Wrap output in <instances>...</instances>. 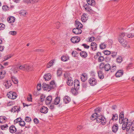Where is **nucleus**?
Instances as JSON below:
<instances>
[{"instance_id": "f257e3e1", "label": "nucleus", "mask_w": 134, "mask_h": 134, "mask_svg": "<svg viewBox=\"0 0 134 134\" xmlns=\"http://www.w3.org/2000/svg\"><path fill=\"white\" fill-rule=\"evenodd\" d=\"M126 35L125 33L122 32L120 33L119 35L118 40L120 43L124 47H126L127 46V42L124 39Z\"/></svg>"}, {"instance_id": "f03ea898", "label": "nucleus", "mask_w": 134, "mask_h": 134, "mask_svg": "<svg viewBox=\"0 0 134 134\" xmlns=\"http://www.w3.org/2000/svg\"><path fill=\"white\" fill-rule=\"evenodd\" d=\"M42 87L44 90H46L49 91L52 89L54 88L56 85L54 81H51L49 85L45 83L42 84Z\"/></svg>"}, {"instance_id": "7ed1b4c3", "label": "nucleus", "mask_w": 134, "mask_h": 134, "mask_svg": "<svg viewBox=\"0 0 134 134\" xmlns=\"http://www.w3.org/2000/svg\"><path fill=\"white\" fill-rule=\"evenodd\" d=\"M98 116L97 119V123L101 122L102 125L106 124V119L103 116L99 114H98Z\"/></svg>"}, {"instance_id": "20e7f679", "label": "nucleus", "mask_w": 134, "mask_h": 134, "mask_svg": "<svg viewBox=\"0 0 134 134\" xmlns=\"http://www.w3.org/2000/svg\"><path fill=\"white\" fill-rule=\"evenodd\" d=\"M7 97L11 99H14L17 97V96L16 93L12 91L9 92L7 94Z\"/></svg>"}, {"instance_id": "39448f33", "label": "nucleus", "mask_w": 134, "mask_h": 134, "mask_svg": "<svg viewBox=\"0 0 134 134\" xmlns=\"http://www.w3.org/2000/svg\"><path fill=\"white\" fill-rule=\"evenodd\" d=\"M88 82L91 86H93L97 83V81L94 78L91 77L90 79Z\"/></svg>"}, {"instance_id": "423d86ee", "label": "nucleus", "mask_w": 134, "mask_h": 134, "mask_svg": "<svg viewBox=\"0 0 134 134\" xmlns=\"http://www.w3.org/2000/svg\"><path fill=\"white\" fill-rule=\"evenodd\" d=\"M72 32L74 34L76 35L80 34L82 32V31L80 28H74L72 30Z\"/></svg>"}, {"instance_id": "0eeeda50", "label": "nucleus", "mask_w": 134, "mask_h": 134, "mask_svg": "<svg viewBox=\"0 0 134 134\" xmlns=\"http://www.w3.org/2000/svg\"><path fill=\"white\" fill-rule=\"evenodd\" d=\"M3 85H4L6 88H8L12 85L11 82L10 81L5 80L4 81Z\"/></svg>"}, {"instance_id": "6e6552de", "label": "nucleus", "mask_w": 134, "mask_h": 134, "mask_svg": "<svg viewBox=\"0 0 134 134\" xmlns=\"http://www.w3.org/2000/svg\"><path fill=\"white\" fill-rule=\"evenodd\" d=\"M80 40V38L79 37H74L71 39V42L74 43H77Z\"/></svg>"}, {"instance_id": "1a4fd4ad", "label": "nucleus", "mask_w": 134, "mask_h": 134, "mask_svg": "<svg viewBox=\"0 0 134 134\" xmlns=\"http://www.w3.org/2000/svg\"><path fill=\"white\" fill-rule=\"evenodd\" d=\"M74 84L75 88H76L77 89H79L80 88V82L78 80H75Z\"/></svg>"}, {"instance_id": "9d476101", "label": "nucleus", "mask_w": 134, "mask_h": 134, "mask_svg": "<svg viewBox=\"0 0 134 134\" xmlns=\"http://www.w3.org/2000/svg\"><path fill=\"white\" fill-rule=\"evenodd\" d=\"M48 110V109L47 107L43 106L40 108V111L42 113L46 114L47 113Z\"/></svg>"}, {"instance_id": "9b49d317", "label": "nucleus", "mask_w": 134, "mask_h": 134, "mask_svg": "<svg viewBox=\"0 0 134 134\" xmlns=\"http://www.w3.org/2000/svg\"><path fill=\"white\" fill-rule=\"evenodd\" d=\"M123 71L122 70H119L116 73L115 76L116 77H120L123 75Z\"/></svg>"}, {"instance_id": "f8f14e48", "label": "nucleus", "mask_w": 134, "mask_h": 134, "mask_svg": "<svg viewBox=\"0 0 134 134\" xmlns=\"http://www.w3.org/2000/svg\"><path fill=\"white\" fill-rule=\"evenodd\" d=\"M9 131L10 133H13L16 132V129L15 126L12 125L9 127Z\"/></svg>"}, {"instance_id": "ddd939ff", "label": "nucleus", "mask_w": 134, "mask_h": 134, "mask_svg": "<svg viewBox=\"0 0 134 134\" xmlns=\"http://www.w3.org/2000/svg\"><path fill=\"white\" fill-rule=\"evenodd\" d=\"M75 25L76 27V28H82L83 25L80 22L77 20H76L75 22Z\"/></svg>"}, {"instance_id": "4468645a", "label": "nucleus", "mask_w": 134, "mask_h": 134, "mask_svg": "<svg viewBox=\"0 0 134 134\" xmlns=\"http://www.w3.org/2000/svg\"><path fill=\"white\" fill-rule=\"evenodd\" d=\"M20 108L17 106H15L13 108H12L11 109L12 112L14 113L16 111L18 113L20 110Z\"/></svg>"}, {"instance_id": "2eb2a0df", "label": "nucleus", "mask_w": 134, "mask_h": 134, "mask_svg": "<svg viewBox=\"0 0 134 134\" xmlns=\"http://www.w3.org/2000/svg\"><path fill=\"white\" fill-rule=\"evenodd\" d=\"M69 78L68 79H67L66 83L68 85L71 86L73 85V80H72L71 77H69Z\"/></svg>"}, {"instance_id": "dca6fc26", "label": "nucleus", "mask_w": 134, "mask_h": 134, "mask_svg": "<svg viewBox=\"0 0 134 134\" xmlns=\"http://www.w3.org/2000/svg\"><path fill=\"white\" fill-rule=\"evenodd\" d=\"M91 47L93 50L95 51L97 49V45L95 42H92L91 43Z\"/></svg>"}, {"instance_id": "f3484780", "label": "nucleus", "mask_w": 134, "mask_h": 134, "mask_svg": "<svg viewBox=\"0 0 134 134\" xmlns=\"http://www.w3.org/2000/svg\"><path fill=\"white\" fill-rule=\"evenodd\" d=\"M52 100V97L51 96H48L46 100V103L47 104H49L51 102Z\"/></svg>"}, {"instance_id": "a211bd4d", "label": "nucleus", "mask_w": 134, "mask_h": 134, "mask_svg": "<svg viewBox=\"0 0 134 134\" xmlns=\"http://www.w3.org/2000/svg\"><path fill=\"white\" fill-rule=\"evenodd\" d=\"M88 18L87 15L85 14H83L81 17V20L82 22H85L88 19Z\"/></svg>"}, {"instance_id": "6ab92c4d", "label": "nucleus", "mask_w": 134, "mask_h": 134, "mask_svg": "<svg viewBox=\"0 0 134 134\" xmlns=\"http://www.w3.org/2000/svg\"><path fill=\"white\" fill-rule=\"evenodd\" d=\"M63 100L64 103L65 104H67L70 101L71 99L69 97L65 96L63 98Z\"/></svg>"}, {"instance_id": "aec40b11", "label": "nucleus", "mask_w": 134, "mask_h": 134, "mask_svg": "<svg viewBox=\"0 0 134 134\" xmlns=\"http://www.w3.org/2000/svg\"><path fill=\"white\" fill-rule=\"evenodd\" d=\"M33 66L32 65H29L25 64V71H31L33 70Z\"/></svg>"}, {"instance_id": "412c9836", "label": "nucleus", "mask_w": 134, "mask_h": 134, "mask_svg": "<svg viewBox=\"0 0 134 134\" xmlns=\"http://www.w3.org/2000/svg\"><path fill=\"white\" fill-rule=\"evenodd\" d=\"M84 7L85 8V10L88 12H91L92 11V9L90 6V5H87V4H85L84 6Z\"/></svg>"}, {"instance_id": "4be33fe9", "label": "nucleus", "mask_w": 134, "mask_h": 134, "mask_svg": "<svg viewBox=\"0 0 134 134\" xmlns=\"http://www.w3.org/2000/svg\"><path fill=\"white\" fill-rule=\"evenodd\" d=\"M111 66L109 63H107L105 64L104 66V69L105 71H108L110 70Z\"/></svg>"}, {"instance_id": "5701e85b", "label": "nucleus", "mask_w": 134, "mask_h": 134, "mask_svg": "<svg viewBox=\"0 0 134 134\" xmlns=\"http://www.w3.org/2000/svg\"><path fill=\"white\" fill-rule=\"evenodd\" d=\"M98 113H95L93 114L91 116L90 118L91 120L92 121L96 119L97 120V118L98 116Z\"/></svg>"}, {"instance_id": "b1692460", "label": "nucleus", "mask_w": 134, "mask_h": 134, "mask_svg": "<svg viewBox=\"0 0 134 134\" xmlns=\"http://www.w3.org/2000/svg\"><path fill=\"white\" fill-rule=\"evenodd\" d=\"M88 4L90 5L94 6L95 5V2L94 0H87Z\"/></svg>"}, {"instance_id": "393cba45", "label": "nucleus", "mask_w": 134, "mask_h": 134, "mask_svg": "<svg viewBox=\"0 0 134 134\" xmlns=\"http://www.w3.org/2000/svg\"><path fill=\"white\" fill-rule=\"evenodd\" d=\"M118 125L117 124H114L112 127V130L114 132H116L118 130Z\"/></svg>"}, {"instance_id": "a878e982", "label": "nucleus", "mask_w": 134, "mask_h": 134, "mask_svg": "<svg viewBox=\"0 0 134 134\" xmlns=\"http://www.w3.org/2000/svg\"><path fill=\"white\" fill-rule=\"evenodd\" d=\"M43 77L46 81H48L51 79V76L50 74L48 73L44 75Z\"/></svg>"}, {"instance_id": "bb28decb", "label": "nucleus", "mask_w": 134, "mask_h": 134, "mask_svg": "<svg viewBox=\"0 0 134 134\" xmlns=\"http://www.w3.org/2000/svg\"><path fill=\"white\" fill-rule=\"evenodd\" d=\"M15 18L13 16H10L8 18L7 20L9 23H11L15 21Z\"/></svg>"}, {"instance_id": "cd10ccee", "label": "nucleus", "mask_w": 134, "mask_h": 134, "mask_svg": "<svg viewBox=\"0 0 134 134\" xmlns=\"http://www.w3.org/2000/svg\"><path fill=\"white\" fill-rule=\"evenodd\" d=\"M79 89H77L76 88H72L71 90V92L74 95H76L78 93L77 91Z\"/></svg>"}, {"instance_id": "c85d7f7f", "label": "nucleus", "mask_w": 134, "mask_h": 134, "mask_svg": "<svg viewBox=\"0 0 134 134\" xmlns=\"http://www.w3.org/2000/svg\"><path fill=\"white\" fill-rule=\"evenodd\" d=\"M98 77L101 79H103L104 77V75L103 72L100 70L98 72Z\"/></svg>"}, {"instance_id": "c756f323", "label": "nucleus", "mask_w": 134, "mask_h": 134, "mask_svg": "<svg viewBox=\"0 0 134 134\" xmlns=\"http://www.w3.org/2000/svg\"><path fill=\"white\" fill-rule=\"evenodd\" d=\"M80 54L81 57L84 58L86 57L87 55V53L84 51L81 52Z\"/></svg>"}, {"instance_id": "7c9ffc66", "label": "nucleus", "mask_w": 134, "mask_h": 134, "mask_svg": "<svg viewBox=\"0 0 134 134\" xmlns=\"http://www.w3.org/2000/svg\"><path fill=\"white\" fill-rule=\"evenodd\" d=\"M60 97L57 96L55 98L54 100V104L55 105H57L60 102Z\"/></svg>"}, {"instance_id": "2f4dec72", "label": "nucleus", "mask_w": 134, "mask_h": 134, "mask_svg": "<svg viewBox=\"0 0 134 134\" xmlns=\"http://www.w3.org/2000/svg\"><path fill=\"white\" fill-rule=\"evenodd\" d=\"M69 58V57L67 55L63 56L61 57V60L64 62L68 60Z\"/></svg>"}, {"instance_id": "473e14b6", "label": "nucleus", "mask_w": 134, "mask_h": 134, "mask_svg": "<svg viewBox=\"0 0 134 134\" xmlns=\"http://www.w3.org/2000/svg\"><path fill=\"white\" fill-rule=\"evenodd\" d=\"M6 117L4 116H0V123H3L5 122Z\"/></svg>"}, {"instance_id": "72a5a7b5", "label": "nucleus", "mask_w": 134, "mask_h": 134, "mask_svg": "<svg viewBox=\"0 0 134 134\" xmlns=\"http://www.w3.org/2000/svg\"><path fill=\"white\" fill-rule=\"evenodd\" d=\"M11 79L13 83L15 84L18 83V81L17 79L15 78L14 76H12L11 77Z\"/></svg>"}, {"instance_id": "f704fd0d", "label": "nucleus", "mask_w": 134, "mask_h": 134, "mask_svg": "<svg viewBox=\"0 0 134 134\" xmlns=\"http://www.w3.org/2000/svg\"><path fill=\"white\" fill-rule=\"evenodd\" d=\"M54 61L53 60H51L47 64V68H49L51 67L53 65Z\"/></svg>"}, {"instance_id": "c9c22d12", "label": "nucleus", "mask_w": 134, "mask_h": 134, "mask_svg": "<svg viewBox=\"0 0 134 134\" xmlns=\"http://www.w3.org/2000/svg\"><path fill=\"white\" fill-rule=\"evenodd\" d=\"M100 48L102 49H103L105 48L106 47V44L105 42L102 43L100 44Z\"/></svg>"}, {"instance_id": "e433bc0d", "label": "nucleus", "mask_w": 134, "mask_h": 134, "mask_svg": "<svg viewBox=\"0 0 134 134\" xmlns=\"http://www.w3.org/2000/svg\"><path fill=\"white\" fill-rule=\"evenodd\" d=\"M2 9L5 11H7L9 10V7L6 5H3L2 7Z\"/></svg>"}, {"instance_id": "4c0bfd02", "label": "nucleus", "mask_w": 134, "mask_h": 134, "mask_svg": "<svg viewBox=\"0 0 134 134\" xmlns=\"http://www.w3.org/2000/svg\"><path fill=\"white\" fill-rule=\"evenodd\" d=\"M113 116L112 117L111 120H117L118 119V115L115 114L113 115Z\"/></svg>"}, {"instance_id": "58836bf2", "label": "nucleus", "mask_w": 134, "mask_h": 134, "mask_svg": "<svg viewBox=\"0 0 134 134\" xmlns=\"http://www.w3.org/2000/svg\"><path fill=\"white\" fill-rule=\"evenodd\" d=\"M81 80L83 82L85 81L87 79V76L82 74L81 78Z\"/></svg>"}, {"instance_id": "ea45409f", "label": "nucleus", "mask_w": 134, "mask_h": 134, "mask_svg": "<svg viewBox=\"0 0 134 134\" xmlns=\"http://www.w3.org/2000/svg\"><path fill=\"white\" fill-rule=\"evenodd\" d=\"M57 74L58 76H60L62 73V68L59 69L57 70Z\"/></svg>"}, {"instance_id": "a19ab883", "label": "nucleus", "mask_w": 134, "mask_h": 134, "mask_svg": "<svg viewBox=\"0 0 134 134\" xmlns=\"http://www.w3.org/2000/svg\"><path fill=\"white\" fill-rule=\"evenodd\" d=\"M116 69V67L115 66L112 65L111 66V69H110V70L112 72H115Z\"/></svg>"}, {"instance_id": "79ce46f5", "label": "nucleus", "mask_w": 134, "mask_h": 134, "mask_svg": "<svg viewBox=\"0 0 134 134\" xmlns=\"http://www.w3.org/2000/svg\"><path fill=\"white\" fill-rule=\"evenodd\" d=\"M105 64L104 63H101L99 64V68L102 70L104 69V66H105Z\"/></svg>"}, {"instance_id": "37998d69", "label": "nucleus", "mask_w": 134, "mask_h": 134, "mask_svg": "<svg viewBox=\"0 0 134 134\" xmlns=\"http://www.w3.org/2000/svg\"><path fill=\"white\" fill-rule=\"evenodd\" d=\"M71 54L74 57L77 56L79 54L77 52L74 51H73L72 52Z\"/></svg>"}, {"instance_id": "c03bdc74", "label": "nucleus", "mask_w": 134, "mask_h": 134, "mask_svg": "<svg viewBox=\"0 0 134 134\" xmlns=\"http://www.w3.org/2000/svg\"><path fill=\"white\" fill-rule=\"evenodd\" d=\"M8 127L7 124L5 125H2L1 126V129L2 130H5L7 129Z\"/></svg>"}, {"instance_id": "a18cd8bd", "label": "nucleus", "mask_w": 134, "mask_h": 134, "mask_svg": "<svg viewBox=\"0 0 134 134\" xmlns=\"http://www.w3.org/2000/svg\"><path fill=\"white\" fill-rule=\"evenodd\" d=\"M22 120L20 118H19L14 121V124H16L18 122H19L21 120Z\"/></svg>"}, {"instance_id": "49530a36", "label": "nucleus", "mask_w": 134, "mask_h": 134, "mask_svg": "<svg viewBox=\"0 0 134 134\" xmlns=\"http://www.w3.org/2000/svg\"><path fill=\"white\" fill-rule=\"evenodd\" d=\"M129 124L128 123L126 124L123 123L122 125V129L123 130H125L126 128L127 125Z\"/></svg>"}, {"instance_id": "de8ad7c7", "label": "nucleus", "mask_w": 134, "mask_h": 134, "mask_svg": "<svg viewBox=\"0 0 134 134\" xmlns=\"http://www.w3.org/2000/svg\"><path fill=\"white\" fill-rule=\"evenodd\" d=\"M19 68L20 70L25 71V64L20 66L19 67Z\"/></svg>"}, {"instance_id": "09e8293b", "label": "nucleus", "mask_w": 134, "mask_h": 134, "mask_svg": "<svg viewBox=\"0 0 134 134\" xmlns=\"http://www.w3.org/2000/svg\"><path fill=\"white\" fill-rule=\"evenodd\" d=\"M12 55H8L7 56H5L4 57V60H3V61L6 60H7L8 59H9L10 58L12 57Z\"/></svg>"}, {"instance_id": "8fccbe9b", "label": "nucleus", "mask_w": 134, "mask_h": 134, "mask_svg": "<svg viewBox=\"0 0 134 134\" xmlns=\"http://www.w3.org/2000/svg\"><path fill=\"white\" fill-rule=\"evenodd\" d=\"M27 13L25 11H21V12L20 13V15L23 16H25Z\"/></svg>"}, {"instance_id": "3c124183", "label": "nucleus", "mask_w": 134, "mask_h": 134, "mask_svg": "<svg viewBox=\"0 0 134 134\" xmlns=\"http://www.w3.org/2000/svg\"><path fill=\"white\" fill-rule=\"evenodd\" d=\"M9 34L12 35L14 36L16 34L17 32L15 31H11L9 32Z\"/></svg>"}, {"instance_id": "603ef678", "label": "nucleus", "mask_w": 134, "mask_h": 134, "mask_svg": "<svg viewBox=\"0 0 134 134\" xmlns=\"http://www.w3.org/2000/svg\"><path fill=\"white\" fill-rule=\"evenodd\" d=\"M5 74V72H0V78L1 79H2L4 77V74Z\"/></svg>"}, {"instance_id": "864d4df0", "label": "nucleus", "mask_w": 134, "mask_h": 134, "mask_svg": "<svg viewBox=\"0 0 134 134\" xmlns=\"http://www.w3.org/2000/svg\"><path fill=\"white\" fill-rule=\"evenodd\" d=\"M116 60L118 62L120 63L122 61V58L121 56L118 57L116 59Z\"/></svg>"}, {"instance_id": "5fc2aeb1", "label": "nucleus", "mask_w": 134, "mask_h": 134, "mask_svg": "<svg viewBox=\"0 0 134 134\" xmlns=\"http://www.w3.org/2000/svg\"><path fill=\"white\" fill-rule=\"evenodd\" d=\"M119 119H124V115L123 112H121L119 115Z\"/></svg>"}, {"instance_id": "6e6d98bb", "label": "nucleus", "mask_w": 134, "mask_h": 134, "mask_svg": "<svg viewBox=\"0 0 134 134\" xmlns=\"http://www.w3.org/2000/svg\"><path fill=\"white\" fill-rule=\"evenodd\" d=\"M39 0H29L30 3L31 4H34L35 3L39 2Z\"/></svg>"}, {"instance_id": "4d7b16f0", "label": "nucleus", "mask_w": 134, "mask_h": 134, "mask_svg": "<svg viewBox=\"0 0 134 134\" xmlns=\"http://www.w3.org/2000/svg\"><path fill=\"white\" fill-rule=\"evenodd\" d=\"M19 125L21 126H24L25 125V122L24 121L21 120L19 122Z\"/></svg>"}, {"instance_id": "13d9d810", "label": "nucleus", "mask_w": 134, "mask_h": 134, "mask_svg": "<svg viewBox=\"0 0 134 134\" xmlns=\"http://www.w3.org/2000/svg\"><path fill=\"white\" fill-rule=\"evenodd\" d=\"M104 53L105 55H108L111 53L108 50L105 51L104 52Z\"/></svg>"}, {"instance_id": "bf43d9fd", "label": "nucleus", "mask_w": 134, "mask_h": 134, "mask_svg": "<svg viewBox=\"0 0 134 134\" xmlns=\"http://www.w3.org/2000/svg\"><path fill=\"white\" fill-rule=\"evenodd\" d=\"M104 60V57L102 56H100L98 59V61L99 62H101Z\"/></svg>"}, {"instance_id": "052dcab7", "label": "nucleus", "mask_w": 134, "mask_h": 134, "mask_svg": "<svg viewBox=\"0 0 134 134\" xmlns=\"http://www.w3.org/2000/svg\"><path fill=\"white\" fill-rule=\"evenodd\" d=\"M117 52H113L111 53V55L113 58H114L117 55Z\"/></svg>"}, {"instance_id": "680f3d73", "label": "nucleus", "mask_w": 134, "mask_h": 134, "mask_svg": "<svg viewBox=\"0 0 134 134\" xmlns=\"http://www.w3.org/2000/svg\"><path fill=\"white\" fill-rule=\"evenodd\" d=\"M5 27V25L2 23L0 24V30H3Z\"/></svg>"}, {"instance_id": "e2e57ef3", "label": "nucleus", "mask_w": 134, "mask_h": 134, "mask_svg": "<svg viewBox=\"0 0 134 134\" xmlns=\"http://www.w3.org/2000/svg\"><path fill=\"white\" fill-rule=\"evenodd\" d=\"M101 110V108H98L96 109L95 110L96 113H98V114H99Z\"/></svg>"}, {"instance_id": "0e129e2a", "label": "nucleus", "mask_w": 134, "mask_h": 134, "mask_svg": "<svg viewBox=\"0 0 134 134\" xmlns=\"http://www.w3.org/2000/svg\"><path fill=\"white\" fill-rule=\"evenodd\" d=\"M41 85L40 84H38L37 86V90L38 91H39L41 89Z\"/></svg>"}, {"instance_id": "69168bd1", "label": "nucleus", "mask_w": 134, "mask_h": 134, "mask_svg": "<svg viewBox=\"0 0 134 134\" xmlns=\"http://www.w3.org/2000/svg\"><path fill=\"white\" fill-rule=\"evenodd\" d=\"M25 121L27 122H29L31 120V118L28 116L26 117L25 118Z\"/></svg>"}, {"instance_id": "338daca9", "label": "nucleus", "mask_w": 134, "mask_h": 134, "mask_svg": "<svg viewBox=\"0 0 134 134\" xmlns=\"http://www.w3.org/2000/svg\"><path fill=\"white\" fill-rule=\"evenodd\" d=\"M60 26V23L59 22H57L56 23V28L57 29H58Z\"/></svg>"}, {"instance_id": "774afa93", "label": "nucleus", "mask_w": 134, "mask_h": 134, "mask_svg": "<svg viewBox=\"0 0 134 134\" xmlns=\"http://www.w3.org/2000/svg\"><path fill=\"white\" fill-rule=\"evenodd\" d=\"M131 129L132 130L134 131V120L132 121V122H131Z\"/></svg>"}]
</instances>
